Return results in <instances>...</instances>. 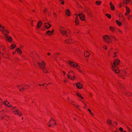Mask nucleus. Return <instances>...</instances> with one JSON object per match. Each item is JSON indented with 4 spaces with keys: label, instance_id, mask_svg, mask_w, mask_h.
Returning <instances> with one entry per match:
<instances>
[{
    "label": "nucleus",
    "instance_id": "69168bd1",
    "mask_svg": "<svg viewBox=\"0 0 132 132\" xmlns=\"http://www.w3.org/2000/svg\"><path fill=\"white\" fill-rule=\"evenodd\" d=\"M116 53H116L115 52V53H114V54H116Z\"/></svg>",
    "mask_w": 132,
    "mask_h": 132
},
{
    "label": "nucleus",
    "instance_id": "c85d7f7f",
    "mask_svg": "<svg viewBox=\"0 0 132 132\" xmlns=\"http://www.w3.org/2000/svg\"><path fill=\"white\" fill-rule=\"evenodd\" d=\"M101 1H96L95 3L96 4H97L98 5H100L101 4Z\"/></svg>",
    "mask_w": 132,
    "mask_h": 132
},
{
    "label": "nucleus",
    "instance_id": "ddd939ff",
    "mask_svg": "<svg viewBox=\"0 0 132 132\" xmlns=\"http://www.w3.org/2000/svg\"><path fill=\"white\" fill-rule=\"evenodd\" d=\"M54 32V30H52V31H51L50 30H48L46 32V33L48 35L50 36V35L52 34Z\"/></svg>",
    "mask_w": 132,
    "mask_h": 132
},
{
    "label": "nucleus",
    "instance_id": "423d86ee",
    "mask_svg": "<svg viewBox=\"0 0 132 132\" xmlns=\"http://www.w3.org/2000/svg\"><path fill=\"white\" fill-rule=\"evenodd\" d=\"M60 30L61 34L63 35L65 34L66 36H68V35L67 34V32L65 30L64 28L62 27Z\"/></svg>",
    "mask_w": 132,
    "mask_h": 132
},
{
    "label": "nucleus",
    "instance_id": "13d9d810",
    "mask_svg": "<svg viewBox=\"0 0 132 132\" xmlns=\"http://www.w3.org/2000/svg\"><path fill=\"white\" fill-rule=\"evenodd\" d=\"M88 111H89V112H90V111H90V109H88Z\"/></svg>",
    "mask_w": 132,
    "mask_h": 132
},
{
    "label": "nucleus",
    "instance_id": "3c124183",
    "mask_svg": "<svg viewBox=\"0 0 132 132\" xmlns=\"http://www.w3.org/2000/svg\"><path fill=\"white\" fill-rule=\"evenodd\" d=\"M53 15L54 16H55L56 15V14L55 13H54L53 14Z\"/></svg>",
    "mask_w": 132,
    "mask_h": 132
},
{
    "label": "nucleus",
    "instance_id": "a19ab883",
    "mask_svg": "<svg viewBox=\"0 0 132 132\" xmlns=\"http://www.w3.org/2000/svg\"><path fill=\"white\" fill-rule=\"evenodd\" d=\"M89 112L90 113V114H91L92 115H94V114L92 113V112L91 111H90Z\"/></svg>",
    "mask_w": 132,
    "mask_h": 132
},
{
    "label": "nucleus",
    "instance_id": "680f3d73",
    "mask_svg": "<svg viewBox=\"0 0 132 132\" xmlns=\"http://www.w3.org/2000/svg\"><path fill=\"white\" fill-rule=\"evenodd\" d=\"M44 13H45L46 12V11L45 10H44Z\"/></svg>",
    "mask_w": 132,
    "mask_h": 132
},
{
    "label": "nucleus",
    "instance_id": "f257e3e1",
    "mask_svg": "<svg viewBox=\"0 0 132 132\" xmlns=\"http://www.w3.org/2000/svg\"><path fill=\"white\" fill-rule=\"evenodd\" d=\"M119 63V61L118 60H115L114 63V64L115 66L112 65V69L113 71H115V72L116 73H118L119 72V70L118 69V68L116 66L118 65Z\"/></svg>",
    "mask_w": 132,
    "mask_h": 132
},
{
    "label": "nucleus",
    "instance_id": "dca6fc26",
    "mask_svg": "<svg viewBox=\"0 0 132 132\" xmlns=\"http://www.w3.org/2000/svg\"><path fill=\"white\" fill-rule=\"evenodd\" d=\"M42 25V22L40 21L38 23L37 25V28H39L40 27H41Z\"/></svg>",
    "mask_w": 132,
    "mask_h": 132
},
{
    "label": "nucleus",
    "instance_id": "bf43d9fd",
    "mask_svg": "<svg viewBox=\"0 0 132 132\" xmlns=\"http://www.w3.org/2000/svg\"><path fill=\"white\" fill-rule=\"evenodd\" d=\"M2 50H3V51H4V49L3 48H2Z\"/></svg>",
    "mask_w": 132,
    "mask_h": 132
},
{
    "label": "nucleus",
    "instance_id": "0e129e2a",
    "mask_svg": "<svg viewBox=\"0 0 132 132\" xmlns=\"http://www.w3.org/2000/svg\"><path fill=\"white\" fill-rule=\"evenodd\" d=\"M57 55H60V54H59V53H57Z\"/></svg>",
    "mask_w": 132,
    "mask_h": 132
},
{
    "label": "nucleus",
    "instance_id": "473e14b6",
    "mask_svg": "<svg viewBox=\"0 0 132 132\" xmlns=\"http://www.w3.org/2000/svg\"><path fill=\"white\" fill-rule=\"evenodd\" d=\"M123 1L124 3L126 4H127L128 2L127 0H124Z\"/></svg>",
    "mask_w": 132,
    "mask_h": 132
},
{
    "label": "nucleus",
    "instance_id": "a878e982",
    "mask_svg": "<svg viewBox=\"0 0 132 132\" xmlns=\"http://www.w3.org/2000/svg\"><path fill=\"white\" fill-rule=\"evenodd\" d=\"M77 95L80 97V98H81V99H83V97H82L81 95V94H80L79 93H77Z\"/></svg>",
    "mask_w": 132,
    "mask_h": 132
},
{
    "label": "nucleus",
    "instance_id": "338daca9",
    "mask_svg": "<svg viewBox=\"0 0 132 132\" xmlns=\"http://www.w3.org/2000/svg\"><path fill=\"white\" fill-rule=\"evenodd\" d=\"M113 132H117V131H115Z\"/></svg>",
    "mask_w": 132,
    "mask_h": 132
},
{
    "label": "nucleus",
    "instance_id": "cd10ccee",
    "mask_svg": "<svg viewBox=\"0 0 132 132\" xmlns=\"http://www.w3.org/2000/svg\"><path fill=\"white\" fill-rule=\"evenodd\" d=\"M110 29L112 32H113L115 30L114 28L113 27H110Z\"/></svg>",
    "mask_w": 132,
    "mask_h": 132
},
{
    "label": "nucleus",
    "instance_id": "4d7b16f0",
    "mask_svg": "<svg viewBox=\"0 0 132 132\" xmlns=\"http://www.w3.org/2000/svg\"><path fill=\"white\" fill-rule=\"evenodd\" d=\"M132 3V1L131 2H130V4H131Z\"/></svg>",
    "mask_w": 132,
    "mask_h": 132
},
{
    "label": "nucleus",
    "instance_id": "8fccbe9b",
    "mask_svg": "<svg viewBox=\"0 0 132 132\" xmlns=\"http://www.w3.org/2000/svg\"><path fill=\"white\" fill-rule=\"evenodd\" d=\"M122 87H123V86L122 85H121V86H120V88H122Z\"/></svg>",
    "mask_w": 132,
    "mask_h": 132
},
{
    "label": "nucleus",
    "instance_id": "f3484780",
    "mask_svg": "<svg viewBox=\"0 0 132 132\" xmlns=\"http://www.w3.org/2000/svg\"><path fill=\"white\" fill-rule=\"evenodd\" d=\"M65 13L68 16H69L70 15V12L69 10V9H68L66 10Z\"/></svg>",
    "mask_w": 132,
    "mask_h": 132
},
{
    "label": "nucleus",
    "instance_id": "bb28decb",
    "mask_svg": "<svg viewBox=\"0 0 132 132\" xmlns=\"http://www.w3.org/2000/svg\"><path fill=\"white\" fill-rule=\"evenodd\" d=\"M48 25L49 26V27H47V26L45 25V27L46 29H48L50 28L51 26V25L48 23Z\"/></svg>",
    "mask_w": 132,
    "mask_h": 132
},
{
    "label": "nucleus",
    "instance_id": "5fc2aeb1",
    "mask_svg": "<svg viewBox=\"0 0 132 132\" xmlns=\"http://www.w3.org/2000/svg\"><path fill=\"white\" fill-rule=\"evenodd\" d=\"M115 122V123H116V125H117V122Z\"/></svg>",
    "mask_w": 132,
    "mask_h": 132
},
{
    "label": "nucleus",
    "instance_id": "603ef678",
    "mask_svg": "<svg viewBox=\"0 0 132 132\" xmlns=\"http://www.w3.org/2000/svg\"><path fill=\"white\" fill-rule=\"evenodd\" d=\"M63 73L64 75H65V72L64 71H63Z\"/></svg>",
    "mask_w": 132,
    "mask_h": 132
},
{
    "label": "nucleus",
    "instance_id": "20e7f679",
    "mask_svg": "<svg viewBox=\"0 0 132 132\" xmlns=\"http://www.w3.org/2000/svg\"><path fill=\"white\" fill-rule=\"evenodd\" d=\"M67 63H68L70 65L73 67H80L77 64L73 62L69 61Z\"/></svg>",
    "mask_w": 132,
    "mask_h": 132
},
{
    "label": "nucleus",
    "instance_id": "864d4df0",
    "mask_svg": "<svg viewBox=\"0 0 132 132\" xmlns=\"http://www.w3.org/2000/svg\"><path fill=\"white\" fill-rule=\"evenodd\" d=\"M2 27H3V28H5V27L4 26H2V27L1 28H2Z\"/></svg>",
    "mask_w": 132,
    "mask_h": 132
},
{
    "label": "nucleus",
    "instance_id": "052dcab7",
    "mask_svg": "<svg viewBox=\"0 0 132 132\" xmlns=\"http://www.w3.org/2000/svg\"><path fill=\"white\" fill-rule=\"evenodd\" d=\"M54 122V123H55V125H56V123L55 122H55Z\"/></svg>",
    "mask_w": 132,
    "mask_h": 132
},
{
    "label": "nucleus",
    "instance_id": "6e6552de",
    "mask_svg": "<svg viewBox=\"0 0 132 132\" xmlns=\"http://www.w3.org/2000/svg\"><path fill=\"white\" fill-rule=\"evenodd\" d=\"M78 15L82 20H84L85 17V15L84 14H83L82 13H80L78 14Z\"/></svg>",
    "mask_w": 132,
    "mask_h": 132
},
{
    "label": "nucleus",
    "instance_id": "c03bdc74",
    "mask_svg": "<svg viewBox=\"0 0 132 132\" xmlns=\"http://www.w3.org/2000/svg\"><path fill=\"white\" fill-rule=\"evenodd\" d=\"M16 107H13L12 108V109L13 110H15V108Z\"/></svg>",
    "mask_w": 132,
    "mask_h": 132
},
{
    "label": "nucleus",
    "instance_id": "a211bd4d",
    "mask_svg": "<svg viewBox=\"0 0 132 132\" xmlns=\"http://www.w3.org/2000/svg\"><path fill=\"white\" fill-rule=\"evenodd\" d=\"M3 34L5 35H7L9 34V32L8 30L6 29L4 30V31L3 32Z\"/></svg>",
    "mask_w": 132,
    "mask_h": 132
},
{
    "label": "nucleus",
    "instance_id": "4c0bfd02",
    "mask_svg": "<svg viewBox=\"0 0 132 132\" xmlns=\"http://www.w3.org/2000/svg\"><path fill=\"white\" fill-rule=\"evenodd\" d=\"M48 23H44V26L45 27V25L47 26V27H48Z\"/></svg>",
    "mask_w": 132,
    "mask_h": 132
},
{
    "label": "nucleus",
    "instance_id": "393cba45",
    "mask_svg": "<svg viewBox=\"0 0 132 132\" xmlns=\"http://www.w3.org/2000/svg\"><path fill=\"white\" fill-rule=\"evenodd\" d=\"M126 127L127 128L129 132H132V130L129 128L127 125H126Z\"/></svg>",
    "mask_w": 132,
    "mask_h": 132
},
{
    "label": "nucleus",
    "instance_id": "ea45409f",
    "mask_svg": "<svg viewBox=\"0 0 132 132\" xmlns=\"http://www.w3.org/2000/svg\"><path fill=\"white\" fill-rule=\"evenodd\" d=\"M64 2L63 1H62L61 2V3L62 4H64Z\"/></svg>",
    "mask_w": 132,
    "mask_h": 132
},
{
    "label": "nucleus",
    "instance_id": "09e8293b",
    "mask_svg": "<svg viewBox=\"0 0 132 132\" xmlns=\"http://www.w3.org/2000/svg\"><path fill=\"white\" fill-rule=\"evenodd\" d=\"M15 52H13L12 53L13 54H14L15 53Z\"/></svg>",
    "mask_w": 132,
    "mask_h": 132
},
{
    "label": "nucleus",
    "instance_id": "5701e85b",
    "mask_svg": "<svg viewBox=\"0 0 132 132\" xmlns=\"http://www.w3.org/2000/svg\"><path fill=\"white\" fill-rule=\"evenodd\" d=\"M16 46L15 45L13 44L11 45L10 48L11 49H13Z\"/></svg>",
    "mask_w": 132,
    "mask_h": 132
},
{
    "label": "nucleus",
    "instance_id": "9b49d317",
    "mask_svg": "<svg viewBox=\"0 0 132 132\" xmlns=\"http://www.w3.org/2000/svg\"><path fill=\"white\" fill-rule=\"evenodd\" d=\"M5 39L6 40L7 39L9 42L11 41L12 40V38L10 36H6L5 37Z\"/></svg>",
    "mask_w": 132,
    "mask_h": 132
},
{
    "label": "nucleus",
    "instance_id": "774afa93",
    "mask_svg": "<svg viewBox=\"0 0 132 132\" xmlns=\"http://www.w3.org/2000/svg\"><path fill=\"white\" fill-rule=\"evenodd\" d=\"M123 132H126V131H123Z\"/></svg>",
    "mask_w": 132,
    "mask_h": 132
},
{
    "label": "nucleus",
    "instance_id": "6e6d98bb",
    "mask_svg": "<svg viewBox=\"0 0 132 132\" xmlns=\"http://www.w3.org/2000/svg\"><path fill=\"white\" fill-rule=\"evenodd\" d=\"M131 0H127V1H128V2H129L130 1H131Z\"/></svg>",
    "mask_w": 132,
    "mask_h": 132
},
{
    "label": "nucleus",
    "instance_id": "9d476101",
    "mask_svg": "<svg viewBox=\"0 0 132 132\" xmlns=\"http://www.w3.org/2000/svg\"><path fill=\"white\" fill-rule=\"evenodd\" d=\"M76 86L78 89H80L82 88V84H80V82H79L78 83H77Z\"/></svg>",
    "mask_w": 132,
    "mask_h": 132
},
{
    "label": "nucleus",
    "instance_id": "72a5a7b5",
    "mask_svg": "<svg viewBox=\"0 0 132 132\" xmlns=\"http://www.w3.org/2000/svg\"><path fill=\"white\" fill-rule=\"evenodd\" d=\"M3 30H2V29H0V30L1 31H2V32H3L4 31V30H5L6 29H5V28H3V27H2V28Z\"/></svg>",
    "mask_w": 132,
    "mask_h": 132
},
{
    "label": "nucleus",
    "instance_id": "49530a36",
    "mask_svg": "<svg viewBox=\"0 0 132 132\" xmlns=\"http://www.w3.org/2000/svg\"><path fill=\"white\" fill-rule=\"evenodd\" d=\"M64 82H67V81L65 79L64 80Z\"/></svg>",
    "mask_w": 132,
    "mask_h": 132
},
{
    "label": "nucleus",
    "instance_id": "2f4dec72",
    "mask_svg": "<svg viewBox=\"0 0 132 132\" xmlns=\"http://www.w3.org/2000/svg\"><path fill=\"white\" fill-rule=\"evenodd\" d=\"M89 54L88 53V51H87L85 55V56H86V55L87 57H88L89 56Z\"/></svg>",
    "mask_w": 132,
    "mask_h": 132
},
{
    "label": "nucleus",
    "instance_id": "e433bc0d",
    "mask_svg": "<svg viewBox=\"0 0 132 132\" xmlns=\"http://www.w3.org/2000/svg\"><path fill=\"white\" fill-rule=\"evenodd\" d=\"M132 17V16L131 15H129V16L128 17H127V18L128 20H129L130 18H131Z\"/></svg>",
    "mask_w": 132,
    "mask_h": 132
},
{
    "label": "nucleus",
    "instance_id": "b1692460",
    "mask_svg": "<svg viewBox=\"0 0 132 132\" xmlns=\"http://www.w3.org/2000/svg\"><path fill=\"white\" fill-rule=\"evenodd\" d=\"M107 123L109 124L112 125V123H111L112 121L111 120H110L109 119H108L107 121Z\"/></svg>",
    "mask_w": 132,
    "mask_h": 132
},
{
    "label": "nucleus",
    "instance_id": "7ed1b4c3",
    "mask_svg": "<svg viewBox=\"0 0 132 132\" xmlns=\"http://www.w3.org/2000/svg\"><path fill=\"white\" fill-rule=\"evenodd\" d=\"M103 38L104 41L107 43H109L111 42L110 41V40L111 41V38L108 36L105 35L103 37Z\"/></svg>",
    "mask_w": 132,
    "mask_h": 132
},
{
    "label": "nucleus",
    "instance_id": "412c9836",
    "mask_svg": "<svg viewBox=\"0 0 132 132\" xmlns=\"http://www.w3.org/2000/svg\"><path fill=\"white\" fill-rule=\"evenodd\" d=\"M65 42L67 44H70L71 42V39H67L65 40Z\"/></svg>",
    "mask_w": 132,
    "mask_h": 132
},
{
    "label": "nucleus",
    "instance_id": "a18cd8bd",
    "mask_svg": "<svg viewBox=\"0 0 132 132\" xmlns=\"http://www.w3.org/2000/svg\"><path fill=\"white\" fill-rule=\"evenodd\" d=\"M21 87V88H22V89H23V91L24 90V88L23 87Z\"/></svg>",
    "mask_w": 132,
    "mask_h": 132
},
{
    "label": "nucleus",
    "instance_id": "f03ea898",
    "mask_svg": "<svg viewBox=\"0 0 132 132\" xmlns=\"http://www.w3.org/2000/svg\"><path fill=\"white\" fill-rule=\"evenodd\" d=\"M37 64L40 68H41L42 70H45L44 71L46 73L47 72V71L45 68L46 63L44 61H42L41 63L39 62H38Z\"/></svg>",
    "mask_w": 132,
    "mask_h": 132
},
{
    "label": "nucleus",
    "instance_id": "79ce46f5",
    "mask_svg": "<svg viewBox=\"0 0 132 132\" xmlns=\"http://www.w3.org/2000/svg\"><path fill=\"white\" fill-rule=\"evenodd\" d=\"M104 46L105 47V48H104V47H103V48H104V49H105V50H107V47H106V46Z\"/></svg>",
    "mask_w": 132,
    "mask_h": 132
},
{
    "label": "nucleus",
    "instance_id": "58836bf2",
    "mask_svg": "<svg viewBox=\"0 0 132 132\" xmlns=\"http://www.w3.org/2000/svg\"><path fill=\"white\" fill-rule=\"evenodd\" d=\"M110 36H111V37H112L114 38V39L116 40V38L115 37H114L113 36H112V35H110Z\"/></svg>",
    "mask_w": 132,
    "mask_h": 132
},
{
    "label": "nucleus",
    "instance_id": "c756f323",
    "mask_svg": "<svg viewBox=\"0 0 132 132\" xmlns=\"http://www.w3.org/2000/svg\"><path fill=\"white\" fill-rule=\"evenodd\" d=\"M106 15L108 18H109L110 19L111 18V15L108 13H107L106 14Z\"/></svg>",
    "mask_w": 132,
    "mask_h": 132
},
{
    "label": "nucleus",
    "instance_id": "aec40b11",
    "mask_svg": "<svg viewBox=\"0 0 132 132\" xmlns=\"http://www.w3.org/2000/svg\"><path fill=\"white\" fill-rule=\"evenodd\" d=\"M116 22L118 25L119 26H121L122 24V23L120 21H119L118 20H116Z\"/></svg>",
    "mask_w": 132,
    "mask_h": 132
},
{
    "label": "nucleus",
    "instance_id": "6ab92c4d",
    "mask_svg": "<svg viewBox=\"0 0 132 132\" xmlns=\"http://www.w3.org/2000/svg\"><path fill=\"white\" fill-rule=\"evenodd\" d=\"M16 51H17V52H18L19 54H21L22 53V52L20 50L19 48H16Z\"/></svg>",
    "mask_w": 132,
    "mask_h": 132
},
{
    "label": "nucleus",
    "instance_id": "1a4fd4ad",
    "mask_svg": "<svg viewBox=\"0 0 132 132\" xmlns=\"http://www.w3.org/2000/svg\"><path fill=\"white\" fill-rule=\"evenodd\" d=\"M4 104L6 106L9 107H12V105L11 104H10L9 105H8V104H9V103L7 101H4L3 102Z\"/></svg>",
    "mask_w": 132,
    "mask_h": 132
},
{
    "label": "nucleus",
    "instance_id": "7c9ffc66",
    "mask_svg": "<svg viewBox=\"0 0 132 132\" xmlns=\"http://www.w3.org/2000/svg\"><path fill=\"white\" fill-rule=\"evenodd\" d=\"M70 73L71 75H72V76H73V74H75V72H73V71L70 70Z\"/></svg>",
    "mask_w": 132,
    "mask_h": 132
},
{
    "label": "nucleus",
    "instance_id": "c9c22d12",
    "mask_svg": "<svg viewBox=\"0 0 132 132\" xmlns=\"http://www.w3.org/2000/svg\"><path fill=\"white\" fill-rule=\"evenodd\" d=\"M2 47H3L1 45H0V53H1V54H2L3 55V54H2V53L1 52V49H2Z\"/></svg>",
    "mask_w": 132,
    "mask_h": 132
},
{
    "label": "nucleus",
    "instance_id": "0eeeda50",
    "mask_svg": "<svg viewBox=\"0 0 132 132\" xmlns=\"http://www.w3.org/2000/svg\"><path fill=\"white\" fill-rule=\"evenodd\" d=\"M15 114H17L20 116H21L22 115L21 113L19 111V109H17L15 111H13Z\"/></svg>",
    "mask_w": 132,
    "mask_h": 132
},
{
    "label": "nucleus",
    "instance_id": "f8f14e48",
    "mask_svg": "<svg viewBox=\"0 0 132 132\" xmlns=\"http://www.w3.org/2000/svg\"><path fill=\"white\" fill-rule=\"evenodd\" d=\"M53 121L54 122H55V120L54 119H53V118H52L51 119L50 121L48 122L47 123V125L49 127H51L52 125L51 124V123L50 122L51 121Z\"/></svg>",
    "mask_w": 132,
    "mask_h": 132
},
{
    "label": "nucleus",
    "instance_id": "4468645a",
    "mask_svg": "<svg viewBox=\"0 0 132 132\" xmlns=\"http://www.w3.org/2000/svg\"><path fill=\"white\" fill-rule=\"evenodd\" d=\"M110 5L111 10H114L115 9V7L114 5L111 2H110Z\"/></svg>",
    "mask_w": 132,
    "mask_h": 132
},
{
    "label": "nucleus",
    "instance_id": "f704fd0d",
    "mask_svg": "<svg viewBox=\"0 0 132 132\" xmlns=\"http://www.w3.org/2000/svg\"><path fill=\"white\" fill-rule=\"evenodd\" d=\"M119 130L121 132L123 131V129L122 127L120 128H119Z\"/></svg>",
    "mask_w": 132,
    "mask_h": 132
},
{
    "label": "nucleus",
    "instance_id": "2eb2a0df",
    "mask_svg": "<svg viewBox=\"0 0 132 132\" xmlns=\"http://www.w3.org/2000/svg\"><path fill=\"white\" fill-rule=\"evenodd\" d=\"M126 13H125V14L126 15H128V14L130 13V11L129 8L128 7H126Z\"/></svg>",
    "mask_w": 132,
    "mask_h": 132
},
{
    "label": "nucleus",
    "instance_id": "e2e57ef3",
    "mask_svg": "<svg viewBox=\"0 0 132 132\" xmlns=\"http://www.w3.org/2000/svg\"><path fill=\"white\" fill-rule=\"evenodd\" d=\"M2 27V25L0 24V27L1 28Z\"/></svg>",
    "mask_w": 132,
    "mask_h": 132
},
{
    "label": "nucleus",
    "instance_id": "de8ad7c7",
    "mask_svg": "<svg viewBox=\"0 0 132 132\" xmlns=\"http://www.w3.org/2000/svg\"><path fill=\"white\" fill-rule=\"evenodd\" d=\"M50 54H51L50 53H47V55H50Z\"/></svg>",
    "mask_w": 132,
    "mask_h": 132
},
{
    "label": "nucleus",
    "instance_id": "4be33fe9",
    "mask_svg": "<svg viewBox=\"0 0 132 132\" xmlns=\"http://www.w3.org/2000/svg\"><path fill=\"white\" fill-rule=\"evenodd\" d=\"M76 21H75V23L76 24H77L78 23H79V22L77 20H78L77 19V17L78 16V15H77L76 14Z\"/></svg>",
    "mask_w": 132,
    "mask_h": 132
},
{
    "label": "nucleus",
    "instance_id": "37998d69",
    "mask_svg": "<svg viewBox=\"0 0 132 132\" xmlns=\"http://www.w3.org/2000/svg\"><path fill=\"white\" fill-rule=\"evenodd\" d=\"M118 30V31L119 32H120L121 33H122V31H121V30Z\"/></svg>",
    "mask_w": 132,
    "mask_h": 132
},
{
    "label": "nucleus",
    "instance_id": "39448f33",
    "mask_svg": "<svg viewBox=\"0 0 132 132\" xmlns=\"http://www.w3.org/2000/svg\"><path fill=\"white\" fill-rule=\"evenodd\" d=\"M73 76H72V75L71 74L70 72H69L67 76L68 79H70L72 80H74L75 78V77L74 74H73Z\"/></svg>",
    "mask_w": 132,
    "mask_h": 132
}]
</instances>
